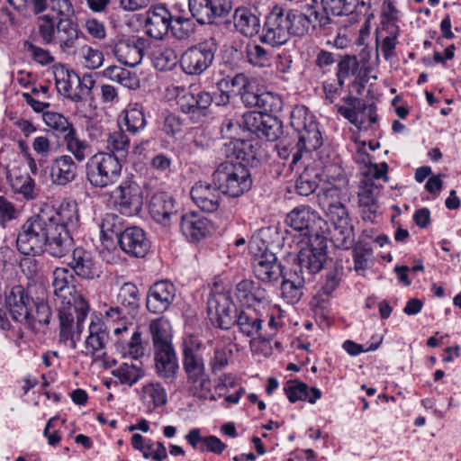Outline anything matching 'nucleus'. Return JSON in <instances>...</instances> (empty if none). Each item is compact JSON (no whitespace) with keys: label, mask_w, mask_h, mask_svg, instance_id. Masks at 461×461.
<instances>
[{"label":"nucleus","mask_w":461,"mask_h":461,"mask_svg":"<svg viewBox=\"0 0 461 461\" xmlns=\"http://www.w3.org/2000/svg\"><path fill=\"white\" fill-rule=\"evenodd\" d=\"M348 193L336 185L322 188L318 194V203L324 211V221L308 205L294 208L286 216L285 222L308 240L330 235L335 247L349 249L355 244L354 227L346 207Z\"/></svg>","instance_id":"1"},{"label":"nucleus","mask_w":461,"mask_h":461,"mask_svg":"<svg viewBox=\"0 0 461 461\" xmlns=\"http://www.w3.org/2000/svg\"><path fill=\"white\" fill-rule=\"evenodd\" d=\"M51 218L47 210L30 217L22 226L16 239L17 249L25 256H36L43 252L48 235L51 230Z\"/></svg>","instance_id":"2"},{"label":"nucleus","mask_w":461,"mask_h":461,"mask_svg":"<svg viewBox=\"0 0 461 461\" xmlns=\"http://www.w3.org/2000/svg\"><path fill=\"white\" fill-rule=\"evenodd\" d=\"M212 181L222 194L230 197H239L252 186L249 169L242 162L232 160H225L218 164L212 174Z\"/></svg>","instance_id":"3"},{"label":"nucleus","mask_w":461,"mask_h":461,"mask_svg":"<svg viewBox=\"0 0 461 461\" xmlns=\"http://www.w3.org/2000/svg\"><path fill=\"white\" fill-rule=\"evenodd\" d=\"M86 179L94 187L105 188L117 183L122 175L120 158L100 152L92 156L86 166Z\"/></svg>","instance_id":"4"},{"label":"nucleus","mask_w":461,"mask_h":461,"mask_svg":"<svg viewBox=\"0 0 461 461\" xmlns=\"http://www.w3.org/2000/svg\"><path fill=\"white\" fill-rule=\"evenodd\" d=\"M117 306L111 307L105 312V316L112 321H123L121 327L114 329L115 334L127 333L128 320H132L138 313L140 307V294L137 285L133 283H124L117 294Z\"/></svg>","instance_id":"5"},{"label":"nucleus","mask_w":461,"mask_h":461,"mask_svg":"<svg viewBox=\"0 0 461 461\" xmlns=\"http://www.w3.org/2000/svg\"><path fill=\"white\" fill-rule=\"evenodd\" d=\"M291 126L297 132L296 150L293 154V161L289 167L291 169L302 158L303 152L316 150L322 144V137L318 125L310 119L306 122L305 112L294 111L291 114Z\"/></svg>","instance_id":"6"},{"label":"nucleus","mask_w":461,"mask_h":461,"mask_svg":"<svg viewBox=\"0 0 461 461\" xmlns=\"http://www.w3.org/2000/svg\"><path fill=\"white\" fill-rule=\"evenodd\" d=\"M327 240L328 236L310 239L307 247L299 251L292 269L306 276L308 280L319 273L328 258Z\"/></svg>","instance_id":"7"},{"label":"nucleus","mask_w":461,"mask_h":461,"mask_svg":"<svg viewBox=\"0 0 461 461\" xmlns=\"http://www.w3.org/2000/svg\"><path fill=\"white\" fill-rule=\"evenodd\" d=\"M249 249L254 256L253 272L258 279L269 283L276 281L283 275L282 267L277 263L276 255L258 237L252 238Z\"/></svg>","instance_id":"8"},{"label":"nucleus","mask_w":461,"mask_h":461,"mask_svg":"<svg viewBox=\"0 0 461 461\" xmlns=\"http://www.w3.org/2000/svg\"><path fill=\"white\" fill-rule=\"evenodd\" d=\"M216 51L217 43L213 38L188 48L180 59L183 71L188 75H201L212 64Z\"/></svg>","instance_id":"9"},{"label":"nucleus","mask_w":461,"mask_h":461,"mask_svg":"<svg viewBox=\"0 0 461 461\" xmlns=\"http://www.w3.org/2000/svg\"><path fill=\"white\" fill-rule=\"evenodd\" d=\"M203 348L202 340L194 334L186 335L183 339V368L187 375V381H196L206 373L204 360L200 354Z\"/></svg>","instance_id":"10"},{"label":"nucleus","mask_w":461,"mask_h":461,"mask_svg":"<svg viewBox=\"0 0 461 461\" xmlns=\"http://www.w3.org/2000/svg\"><path fill=\"white\" fill-rule=\"evenodd\" d=\"M5 303L14 321L20 322L30 329L33 328L32 310L35 303L22 285H15L11 289L6 296Z\"/></svg>","instance_id":"11"},{"label":"nucleus","mask_w":461,"mask_h":461,"mask_svg":"<svg viewBox=\"0 0 461 461\" xmlns=\"http://www.w3.org/2000/svg\"><path fill=\"white\" fill-rule=\"evenodd\" d=\"M285 11L275 8L267 17L260 41L271 46L285 43L291 37Z\"/></svg>","instance_id":"12"},{"label":"nucleus","mask_w":461,"mask_h":461,"mask_svg":"<svg viewBox=\"0 0 461 461\" xmlns=\"http://www.w3.org/2000/svg\"><path fill=\"white\" fill-rule=\"evenodd\" d=\"M213 99L209 92H185L177 95L176 104L180 111L190 116L194 122H202L207 115Z\"/></svg>","instance_id":"13"},{"label":"nucleus","mask_w":461,"mask_h":461,"mask_svg":"<svg viewBox=\"0 0 461 461\" xmlns=\"http://www.w3.org/2000/svg\"><path fill=\"white\" fill-rule=\"evenodd\" d=\"M51 286L55 303H70L83 298L77 291L74 274L68 267L54 269Z\"/></svg>","instance_id":"14"},{"label":"nucleus","mask_w":461,"mask_h":461,"mask_svg":"<svg viewBox=\"0 0 461 461\" xmlns=\"http://www.w3.org/2000/svg\"><path fill=\"white\" fill-rule=\"evenodd\" d=\"M145 29L147 34L156 40H161L170 29L173 14L165 4H157L149 7L146 14Z\"/></svg>","instance_id":"15"},{"label":"nucleus","mask_w":461,"mask_h":461,"mask_svg":"<svg viewBox=\"0 0 461 461\" xmlns=\"http://www.w3.org/2000/svg\"><path fill=\"white\" fill-rule=\"evenodd\" d=\"M176 297L175 285L167 280L154 283L146 296V307L149 312L161 314L172 304Z\"/></svg>","instance_id":"16"},{"label":"nucleus","mask_w":461,"mask_h":461,"mask_svg":"<svg viewBox=\"0 0 461 461\" xmlns=\"http://www.w3.org/2000/svg\"><path fill=\"white\" fill-rule=\"evenodd\" d=\"M207 310L209 315H214L218 327L221 330H229L234 325L237 309L227 294H217L208 299Z\"/></svg>","instance_id":"17"},{"label":"nucleus","mask_w":461,"mask_h":461,"mask_svg":"<svg viewBox=\"0 0 461 461\" xmlns=\"http://www.w3.org/2000/svg\"><path fill=\"white\" fill-rule=\"evenodd\" d=\"M111 195L119 204L123 214H138L142 208V197L136 183L123 181L112 192Z\"/></svg>","instance_id":"18"},{"label":"nucleus","mask_w":461,"mask_h":461,"mask_svg":"<svg viewBox=\"0 0 461 461\" xmlns=\"http://www.w3.org/2000/svg\"><path fill=\"white\" fill-rule=\"evenodd\" d=\"M145 41L137 36H131L118 40L113 52L118 61L129 67H135L143 58Z\"/></svg>","instance_id":"19"},{"label":"nucleus","mask_w":461,"mask_h":461,"mask_svg":"<svg viewBox=\"0 0 461 461\" xmlns=\"http://www.w3.org/2000/svg\"><path fill=\"white\" fill-rule=\"evenodd\" d=\"M120 248L129 256L143 258L149 249V241L144 230L137 226L128 227L120 233Z\"/></svg>","instance_id":"20"},{"label":"nucleus","mask_w":461,"mask_h":461,"mask_svg":"<svg viewBox=\"0 0 461 461\" xmlns=\"http://www.w3.org/2000/svg\"><path fill=\"white\" fill-rule=\"evenodd\" d=\"M68 266L78 277L83 279L92 280L100 276V268L92 252L82 247L72 250Z\"/></svg>","instance_id":"21"},{"label":"nucleus","mask_w":461,"mask_h":461,"mask_svg":"<svg viewBox=\"0 0 461 461\" xmlns=\"http://www.w3.org/2000/svg\"><path fill=\"white\" fill-rule=\"evenodd\" d=\"M257 146L252 140L233 139L224 144L223 152L226 160L237 159V162H242L247 167H253L258 162Z\"/></svg>","instance_id":"22"},{"label":"nucleus","mask_w":461,"mask_h":461,"mask_svg":"<svg viewBox=\"0 0 461 461\" xmlns=\"http://www.w3.org/2000/svg\"><path fill=\"white\" fill-rule=\"evenodd\" d=\"M191 197L195 204L207 212H215L221 201V192L216 185L207 182H197L190 191Z\"/></svg>","instance_id":"23"},{"label":"nucleus","mask_w":461,"mask_h":461,"mask_svg":"<svg viewBox=\"0 0 461 461\" xmlns=\"http://www.w3.org/2000/svg\"><path fill=\"white\" fill-rule=\"evenodd\" d=\"M70 303H55L58 307L59 327L72 328L75 318L77 319V330L80 333L82 325L88 313L89 306L84 298L75 300Z\"/></svg>","instance_id":"24"},{"label":"nucleus","mask_w":461,"mask_h":461,"mask_svg":"<svg viewBox=\"0 0 461 461\" xmlns=\"http://www.w3.org/2000/svg\"><path fill=\"white\" fill-rule=\"evenodd\" d=\"M149 209L151 217L161 224L168 225L173 218L177 219L175 200L166 192L154 194L150 198Z\"/></svg>","instance_id":"25"},{"label":"nucleus","mask_w":461,"mask_h":461,"mask_svg":"<svg viewBox=\"0 0 461 461\" xmlns=\"http://www.w3.org/2000/svg\"><path fill=\"white\" fill-rule=\"evenodd\" d=\"M81 38H84V34L76 23L70 18L59 19L55 41L62 51L77 53L76 49Z\"/></svg>","instance_id":"26"},{"label":"nucleus","mask_w":461,"mask_h":461,"mask_svg":"<svg viewBox=\"0 0 461 461\" xmlns=\"http://www.w3.org/2000/svg\"><path fill=\"white\" fill-rule=\"evenodd\" d=\"M154 352L157 374L161 378L173 382L179 369L173 346L154 348Z\"/></svg>","instance_id":"27"},{"label":"nucleus","mask_w":461,"mask_h":461,"mask_svg":"<svg viewBox=\"0 0 461 461\" xmlns=\"http://www.w3.org/2000/svg\"><path fill=\"white\" fill-rule=\"evenodd\" d=\"M49 217L51 218V223L55 224V227H62L65 230L73 231L79 223L77 204L75 201L64 200L54 210V213L49 212Z\"/></svg>","instance_id":"28"},{"label":"nucleus","mask_w":461,"mask_h":461,"mask_svg":"<svg viewBox=\"0 0 461 461\" xmlns=\"http://www.w3.org/2000/svg\"><path fill=\"white\" fill-rule=\"evenodd\" d=\"M263 321L261 315L255 309L247 307L236 316L234 325L242 335L255 339L262 338Z\"/></svg>","instance_id":"29"},{"label":"nucleus","mask_w":461,"mask_h":461,"mask_svg":"<svg viewBox=\"0 0 461 461\" xmlns=\"http://www.w3.org/2000/svg\"><path fill=\"white\" fill-rule=\"evenodd\" d=\"M301 14L306 22V28L309 29L310 32L314 31L317 27L329 33L332 30L333 21L323 11L320 12V6L317 0H311L309 3L302 5L300 8Z\"/></svg>","instance_id":"30"},{"label":"nucleus","mask_w":461,"mask_h":461,"mask_svg":"<svg viewBox=\"0 0 461 461\" xmlns=\"http://www.w3.org/2000/svg\"><path fill=\"white\" fill-rule=\"evenodd\" d=\"M70 232L63 230L62 227H55L52 223L51 230L48 235V243L45 246L50 255L62 258L72 249L74 241Z\"/></svg>","instance_id":"31"},{"label":"nucleus","mask_w":461,"mask_h":461,"mask_svg":"<svg viewBox=\"0 0 461 461\" xmlns=\"http://www.w3.org/2000/svg\"><path fill=\"white\" fill-rule=\"evenodd\" d=\"M77 175V166L69 155L56 158L51 164L50 177L54 184L66 185L74 181Z\"/></svg>","instance_id":"32"},{"label":"nucleus","mask_w":461,"mask_h":461,"mask_svg":"<svg viewBox=\"0 0 461 461\" xmlns=\"http://www.w3.org/2000/svg\"><path fill=\"white\" fill-rule=\"evenodd\" d=\"M180 230L186 239L196 241L210 232V222L194 212H188L181 216Z\"/></svg>","instance_id":"33"},{"label":"nucleus","mask_w":461,"mask_h":461,"mask_svg":"<svg viewBox=\"0 0 461 461\" xmlns=\"http://www.w3.org/2000/svg\"><path fill=\"white\" fill-rule=\"evenodd\" d=\"M108 339L109 335L104 324L100 321L91 322L89 325V335L85 342L86 351H83V353L99 358L105 354L102 351L104 349Z\"/></svg>","instance_id":"34"},{"label":"nucleus","mask_w":461,"mask_h":461,"mask_svg":"<svg viewBox=\"0 0 461 461\" xmlns=\"http://www.w3.org/2000/svg\"><path fill=\"white\" fill-rule=\"evenodd\" d=\"M236 298L247 307H251L254 303H262L267 299V292L258 283L244 279L236 285Z\"/></svg>","instance_id":"35"},{"label":"nucleus","mask_w":461,"mask_h":461,"mask_svg":"<svg viewBox=\"0 0 461 461\" xmlns=\"http://www.w3.org/2000/svg\"><path fill=\"white\" fill-rule=\"evenodd\" d=\"M234 27L240 34L252 37L260 30L259 18L249 8H237L233 14Z\"/></svg>","instance_id":"36"},{"label":"nucleus","mask_w":461,"mask_h":461,"mask_svg":"<svg viewBox=\"0 0 461 461\" xmlns=\"http://www.w3.org/2000/svg\"><path fill=\"white\" fill-rule=\"evenodd\" d=\"M288 277L284 276L281 285L282 295L290 303H297L303 295L304 283L308 280L304 275H300L292 268L288 273Z\"/></svg>","instance_id":"37"},{"label":"nucleus","mask_w":461,"mask_h":461,"mask_svg":"<svg viewBox=\"0 0 461 461\" xmlns=\"http://www.w3.org/2000/svg\"><path fill=\"white\" fill-rule=\"evenodd\" d=\"M54 75L56 88L60 95L76 103L82 100L79 94L72 93V85L80 82V78L74 71H69L64 67H60L56 68Z\"/></svg>","instance_id":"38"},{"label":"nucleus","mask_w":461,"mask_h":461,"mask_svg":"<svg viewBox=\"0 0 461 461\" xmlns=\"http://www.w3.org/2000/svg\"><path fill=\"white\" fill-rule=\"evenodd\" d=\"M141 402L147 411L151 412L155 409L167 403V393L158 383H149L141 389Z\"/></svg>","instance_id":"39"},{"label":"nucleus","mask_w":461,"mask_h":461,"mask_svg":"<svg viewBox=\"0 0 461 461\" xmlns=\"http://www.w3.org/2000/svg\"><path fill=\"white\" fill-rule=\"evenodd\" d=\"M104 77L121 86L135 90L140 87V80L135 73L118 66H109L103 71Z\"/></svg>","instance_id":"40"},{"label":"nucleus","mask_w":461,"mask_h":461,"mask_svg":"<svg viewBox=\"0 0 461 461\" xmlns=\"http://www.w3.org/2000/svg\"><path fill=\"white\" fill-rule=\"evenodd\" d=\"M149 328L154 348L172 346L171 328L167 320L162 317L153 320Z\"/></svg>","instance_id":"41"},{"label":"nucleus","mask_w":461,"mask_h":461,"mask_svg":"<svg viewBox=\"0 0 461 461\" xmlns=\"http://www.w3.org/2000/svg\"><path fill=\"white\" fill-rule=\"evenodd\" d=\"M379 194L378 186L374 179L366 177L361 182L358 191V203L360 207L366 208L371 213H375L377 208L376 199Z\"/></svg>","instance_id":"42"},{"label":"nucleus","mask_w":461,"mask_h":461,"mask_svg":"<svg viewBox=\"0 0 461 461\" xmlns=\"http://www.w3.org/2000/svg\"><path fill=\"white\" fill-rule=\"evenodd\" d=\"M245 54L247 61L254 67L267 68L272 63L271 50L257 43H249Z\"/></svg>","instance_id":"43"},{"label":"nucleus","mask_w":461,"mask_h":461,"mask_svg":"<svg viewBox=\"0 0 461 461\" xmlns=\"http://www.w3.org/2000/svg\"><path fill=\"white\" fill-rule=\"evenodd\" d=\"M210 0H189V10L192 16L200 24H210L216 17Z\"/></svg>","instance_id":"44"},{"label":"nucleus","mask_w":461,"mask_h":461,"mask_svg":"<svg viewBox=\"0 0 461 461\" xmlns=\"http://www.w3.org/2000/svg\"><path fill=\"white\" fill-rule=\"evenodd\" d=\"M195 30V24L191 18L180 14H173L169 32L177 40L188 39Z\"/></svg>","instance_id":"45"},{"label":"nucleus","mask_w":461,"mask_h":461,"mask_svg":"<svg viewBox=\"0 0 461 461\" xmlns=\"http://www.w3.org/2000/svg\"><path fill=\"white\" fill-rule=\"evenodd\" d=\"M112 375L118 378L121 384L132 386L144 374L140 366L134 364L123 363L118 368L113 370Z\"/></svg>","instance_id":"46"},{"label":"nucleus","mask_w":461,"mask_h":461,"mask_svg":"<svg viewBox=\"0 0 461 461\" xmlns=\"http://www.w3.org/2000/svg\"><path fill=\"white\" fill-rule=\"evenodd\" d=\"M63 139L67 150L73 154L77 161L82 162L86 159L88 145L77 137L76 129L70 130L69 132L63 136Z\"/></svg>","instance_id":"47"},{"label":"nucleus","mask_w":461,"mask_h":461,"mask_svg":"<svg viewBox=\"0 0 461 461\" xmlns=\"http://www.w3.org/2000/svg\"><path fill=\"white\" fill-rule=\"evenodd\" d=\"M124 122L126 129L131 133H137L146 126V119L141 107L138 104L131 106L124 111Z\"/></svg>","instance_id":"48"},{"label":"nucleus","mask_w":461,"mask_h":461,"mask_svg":"<svg viewBox=\"0 0 461 461\" xmlns=\"http://www.w3.org/2000/svg\"><path fill=\"white\" fill-rule=\"evenodd\" d=\"M356 0H321V10L328 15H348L352 13Z\"/></svg>","instance_id":"49"},{"label":"nucleus","mask_w":461,"mask_h":461,"mask_svg":"<svg viewBox=\"0 0 461 461\" xmlns=\"http://www.w3.org/2000/svg\"><path fill=\"white\" fill-rule=\"evenodd\" d=\"M354 258V269L358 274H363L369 267L372 258V249L366 244H357L352 251Z\"/></svg>","instance_id":"50"},{"label":"nucleus","mask_w":461,"mask_h":461,"mask_svg":"<svg viewBox=\"0 0 461 461\" xmlns=\"http://www.w3.org/2000/svg\"><path fill=\"white\" fill-rule=\"evenodd\" d=\"M42 117L48 127L64 135L75 129L74 125L61 113L44 112Z\"/></svg>","instance_id":"51"},{"label":"nucleus","mask_w":461,"mask_h":461,"mask_svg":"<svg viewBox=\"0 0 461 461\" xmlns=\"http://www.w3.org/2000/svg\"><path fill=\"white\" fill-rule=\"evenodd\" d=\"M285 16L289 30L291 31V36L303 37L310 33L309 29L306 28L305 19L303 17L300 10L285 11Z\"/></svg>","instance_id":"52"},{"label":"nucleus","mask_w":461,"mask_h":461,"mask_svg":"<svg viewBox=\"0 0 461 461\" xmlns=\"http://www.w3.org/2000/svg\"><path fill=\"white\" fill-rule=\"evenodd\" d=\"M38 32L44 44H51L55 41L57 24L54 19L48 14L39 17Z\"/></svg>","instance_id":"53"},{"label":"nucleus","mask_w":461,"mask_h":461,"mask_svg":"<svg viewBox=\"0 0 461 461\" xmlns=\"http://www.w3.org/2000/svg\"><path fill=\"white\" fill-rule=\"evenodd\" d=\"M120 343L122 344V350L123 355H129L134 359H138L144 355V347L141 343L140 332L138 330H134L131 333L129 340L121 339Z\"/></svg>","instance_id":"54"},{"label":"nucleus","mask_w":461,"mask_h":461,"mask_svg":"<svg viewBox=\"0 0 461 461\" xmlns=\"http://www.w3.org/2000/svg\"><path fill=\"white\" fill-rule=\"evenodd\" d=\"M177 62L178 59L175 50L169 48L158 51L154 56V66L160 71L173 69Z\"/></svg>","instance_id":"55"},{"label":"nucleus","mask_w":461,"mask_h":461,"mask_svg":"<svg viewBox=\"0 0 461 461\" xmlns=\"http://www.w3.org/2000/svg\"><path fill=\"white\" fill-rule=\"evenodd\" d=\"M84 59L85 66L89 69H95L102 66L104 55L97 49H93L88 45H83L77 51Z\"/></svg>","instance_id":"56"},{"label":"nucleus","mask_w":461,"mask_h":461,"mask_svg":"<svg viewBox=\"0 0 461 461\" xmlns=\"http://www.w3.org/2000/svg\"><path fill=\"white\" fill-rule=\"evenodd\" d=\"M258 108L262 110L261 113H278L283 108V103L281 98L271 92L260 93V100Z\"/></svg>","instance_id":"57"},{"label":"nucleus","mask_w":461,"mask_h":461,"mask_svg":"<svg viewBox=\"0 0 461 461\" xmlns=\"http://www.w3.org/2000/svg\"><path fill=\"white\" fill-rule=\"evenodd\" d=\"M191 384L190 392L195 397L200 399H214L211 393V380L206 373L196 381H188Z\"/></svg>","instance_id":"58"},{"label":"nucleus","mask_w":461,"mask_h":461,"mask_svg":"<svg viewBox=\"0 0 461 461\" xmlns=\"http://www.w3.org/2000/svg\"><path fill=\"white\" fill-rule=\"evenodd\" d=\"M284 390L291 402L306 401L308 398V385L305 383L289 381Z\"/></svg>","instance_id":"59"},{"label":"nucleus","mask_w":461,"mask_h":461,"mask_svg":"<svg viewBox=\"0 0 461 461\" xmlns=\"http://www.w3.org/2000/svg\"><path fill=\"white\" fill-rule=\"evenodd\" d=\"M122 218L114 213H106L101 223V232L104 236L115 234L118 238L122 232Z\"/></svg>","instance_id":"60"},{"label":"nucleus","mask_w":461,"mask_h":461,"mask_svg":"<svg viewBox=\"0 0 461 461\" xmlns=\"http://www.w3.org/2000/svg\"><path fill=\"white\" fill-rule=\"evenodd\" d=\"M130 146V140L122 131H116L109 134L107 139V148L110 153L126 152Z\"/></svg>","instance_id":"61"},{"label":"nucleus","mask_w":461,"mask_h":461,"mask_svg":"<svg viewBox=\"0 0 461 461\" xmlns=\"http://www.w3.org/2000/svg\"><path fill=\"white\" fill-rule=\"evenodd\" d=\"M389 34L384 37L381 43V51L385 60H389L394 55V50L399 36V27L392 24L390 27Z\"/></svg>","instance_id":"62"},{"label":"nucleus","mask_w":461,"mask_h":461,"mask_svg":"<svg viewBox=\"0 0 461 461\" xmlns=\"http://www.w3.org/2000/svg\"><path fill=\"white\" fill-rule=\"evenodd\" d=\"M24 47L31 53L32 59L41 66L50 65L55 60L49 50L38 47L30 41H25Z\"/></svg>","instance_id":"63"},{"label":"nucleus","mask_w":461,"mask_h":461,"mask_svg":"<svg viewBox=\"0 0 461 461\" xmlns=\"http://www.w3.org/2000/svg\"><path fill=\"white\" fill-rule=\"evenodd\" d=\"M343 100L349 107L352 106L357 108L358 110H361L363 113H367L370 123L376 122L377 115L376 106L375 104H366L361 99L353 96L345 97Z\"/></svg>","instance_id":"64"}]
</instances>
